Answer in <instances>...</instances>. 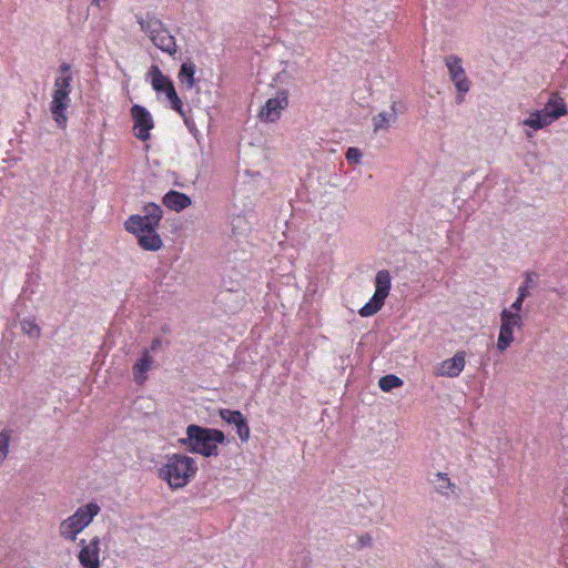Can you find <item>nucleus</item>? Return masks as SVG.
<instances>
[{"label":"nucleus","instance_id":"f257e3e1","mask_svg":"<svg viewBox=\"0 0 568 568\" xmlns=\"http://www.w3.org/2000/svg\"><path fill=\"white\" fill-rule=\"evenodd\" d=\"M163 212L160 205L150 202L143 206V214H133L124 223L125 230L138 236L142 248H160L162 241L156 233Z\"/></svg>","mask_w":568,"mask_h":568},{"label":"nucleus","instance_id":"f03ea898","mask_svg":"<svg viewBox=\"0 0 568 568\" xmlns=\"http://www.w3.org/2000/svg\"><path fill=\"white\" fill-rule=\"evenodd\" d=\"M180 444L187 452L204 457H216L220 454L219 445L226 442L224 433L217 428H209L191 424L186 427V437L181 438Z\"/></svg>","mask_w":568,"mask_h":568},{"label":"nucleus","instance_id":"7ed1b4c3","mask_svg":"<svg viewBox=\"0 0 568 568\" xmlns=\"http://www.w3.org/2000/svg\"><path fill=\"white\" fill-rule=\"evenodd\" d=\"M61 74L54 79L53 90L51 93L50 112L54 122L59 128L65 129L68 116L67 110L70 105L71 99L70 93L72 91L71 81V68L68 63L60 65Z\"/></svg>","mask_w":568,"mask_h":568},{"label":"nucleus","instance_id":"20e7f679","mask_svg":"<svg viewBox=\"0 0 568 568\" xmlns=\"http://www.w3.org/2000/svg\"><path fill=\"white\" fill-rule=\"evenodd\" d=\"M197 466L192 457L182 454H173L168 457V463L159 469V477L165 480L173 489L186 486L196 475Z\"/></svg>","mask_w":568,"mask_h":568},{"label":"nucleus","instance_id":"39448f33","mask_svg":"<svg viewBox=\"0 0 568 568\" xmlns=\"http://www.w3.org/2000/svg\"><path fill=\"white\" fill-rule=\"evenodd\" d=\"M136 22L158 49L170 55L176 53L178 45L175 38L158 17L148 12L144 16H136Z\"/></svg>","mask_w":568,"mask_h":568},{"label":"nucleus","instance_id":"423d86ee","mask_svg":"<svg viewBox=\"0 0 568 568\" xmlns=\"http://www.w3.org/2000/svg\"><path fill=\"white\" fill-rule=\"evenodd\" d=\"M565 114H567V108L564 99L554 93L546 105L541 110L531 112L523 121V124L537 131L546 128Z\"/></svg>","mask_w":568,"mask_h":568},{"label":"nucleus","instance_id":"0eeeda50","mask_svg":"<svg viewBox=\"0 0 568 568\" xmlns=\"http://www.w3.org/2000/svg\"><path fill=\"white\" fill-rule=\"evenodd\" d=\"M99 511L100 507L95 503H89L79 507L72 516L60 524L59 531L61 537L74 541L77 535L92 523Z\"/></svg>","mask_w":568,"mask_h":568},{"label":"nucleus","instance_id":"6e6552de","mask_svg":"<svg viewBox=\"0 0 568 568\" xmlns=\"http://www.w3.org/2000/svg\"><path fill=\"white\" fill-rule=\"evenodd\" d=\"M500 328L497 339V348L499 352L506 351L514 342V329L521 328L524 325L523 317L511 310L504 308L500 312Z\"/></svg>","mask_w":568,"mask_h":568},{"label":"nucleus","instance_id":"1a4fd4ad","mask_svg":"<svg viewBox=\"0 0 568 568\" xmlns=\"http://www.w3.org/2000/svg\"><path fill=\"white\" fill-rule=\"evenodd\" d=\"M462 63V59L457 55H447L445 58V64L448 69L449 79L457 90V103H462L464 101L465 94L470 90V81Z\"/></svg>","mask_w":568,"mask_h":568},{"label":"nucleus","instance_id":"9d476101","mask_svg":"<svg viewBox=\"0 0 568 568\" xmlns=\"http://www.w3.org/2000/svg\"><path fill=\"white\" fill-rule=\"evenodd\" d=\"M133 122V134L140 141H148L151 138V130L154 128V120L150 111L140 104H133L130 110Z\"/></svg>","mask_w":568,"mask_h":568},{"label":"nucleus","instance_id":"9b49d317","mask_svg":"<svg viewBox=\"0 0 568 568\" xmlns=\"http://www.w3.org/2000/svg\"><path fill=\"white\" fill-rule=\"evenodd\" d=\"M288 106V92L286 90L278 91L275 97L270 98L258 112L262 122H276L282 112Z\"/></svg>","mask_w":568,"mask_h":568},{"label":"nucleus","instance_id":"f8f14e48","mask_svg":"<svg viewBox=\"0 0 568 568\" xmlns=\"http://www.w3.org/2000/svg\"><path fill=\"white\" fill-rule=\"evenodd\" d=\"M214 303L225 313V314H236L240 312L244 305V292L240 290H224L221 291Z\"/></svg>","mask_w":568,"mask_h":568},{"label":"nucleus","instance_id":"ddd939ff","mask_svg":"<svg viewBox=\"0 0 568 568\" xmlns=\"http://www.w3.org/2000/svg\"><path fill=\"white\" fill-rule=\"evenodd\" d=\"M100 538L93 537L90 544H87L84 539H81L79 545L81 549L78 555V559L83 568H99L100 560Z\"/></svg>","mask_w":568,"mask_h":568},{"label":"nucleus","instance_id":"4468645a","mask_svg":"<svg viewBox=\"0 0 568 568\" xmlns=\"http://www.w3.org/2000/svg\"><path fill=\"white\" fill-rule=\"evenodd\" d=\"M220 417L227 424L234 425L236 433L242 442H247L250 438V426L247 419L240 410H232L222 408L219 412Z\"/></svg>","mask_w":568,"mask_h":568},{"label":"nucleus","instance_id":"2eb2a0df","mask_svg":"<svg viewBox=\"0 0 568 568\" xmlns=\"http://www.w3.org/2000/svg\"><path fill=\"white\" fill-rule=\"evenodd\" d=\"M465 352H457L452 358L443 361L437 366L435 374L437 376L457 377L465 367Z\"/></svg>","mask_w":568,"mask_h":568},{"label":"nucleus","instance_id":"dca6fc26","mask_svg":"<svg viewBox=\"0 0 568 568\" xmlns=\"http://www.w3.org/2000/svg\"><path fill=\"white\" fill-rule=\"evenodd\" d=\"M153 359L149 349H144L132 367L133 379L138 385H142L146 381V373L150 371Z\"/></svg>","mask_w":568,"mask_h":568},{"label":"nucleus","instance_id":"f3484780","mask_svg":"<svg viewBox=\"0 0 568 568\" xmlns=\"http://www.w3.org/2000/svg\"><path fill=\"white\" fill-rule=\"evenodd\" d=\"M163 204L172 211L180 212L191 205L192 201L190 196L184 193L171 190L162 200Z\"/></svg>","mask_w":568,"mask_h":568},{"label":"nucleus","instance_id":"a211bd4d","mask_svg":"<svg viewBox=\"0 0 568 568\" xmlns=\"http://www.w3.org/2000/svg\"><path fill=\"white\" fill-rule=\"evenodd\" d=\"M396 106H397V102H393L390 105L389 112L383 111L373 118L374 132L387 130L392 123L396 122V120H397Z\"/></svg>","mask_w":568,"mask_h":568},{"label":"nucleus","instance_id":"6ab92c4d","mask_svg":"<svg viewBox=\"0 0 568 568\" xmlns=\"http://www.w3.org/2000/svg\"><path fill=\"white\" fill-rule=\"evenodd\" d=\"M149 77L153 90L156 92H163L166 90V85L173 84V82L162 73L158 65H152L149 70Z\"/></svg>","mask_w":568,"mask_h":568},{"label":"nucleus","instance_id":"aec40b11","mask_svg":"<svg viewBox=\"0 0 568 568\" xmlns=\"http://www.w3.org/2000/svg\"><path fill=\"white\" fill-rule=\"evenodd\" d=\"M390 274L387 270H381L375 276V293L378 297L386 298L390 291Z\"/></svg>","mask_w":568,"mask_h":568},{"label":"nucleus","instance_id":"412c9836","mask_svg":"<svg viewBox=\"0 0 568 568\" xmlns=\"http://www.w3.org/2000/svg\"><path fill=\"white\" fill-rule=\"evenodd\" d=\"M195 64L191 61L182 63L178 73V79L181 85H185L186 89H192L195 80Z\"/></svg>","mask_w":568,"mask_h":568},{"label":"nucleus","instance_id":"4be33fe9","mask_svg":"<svg viewBox=\"0 0 568 568\" xmlns=\"http://www.w3.org/2000/svg\"><path fill=\"white\" fill-rule=\"evenodd\" d=\"M434 479H429L430 483L435 485V490L443 495L448 496L447 489H452L455 493L456 485L452 483L448 477V474L438 471L436 473Z\"/></svg>","mask_w":568,"mask_h":568},{"label":"nucleus","instance_id":"5701e85b","mask_svg":"<svg viewBox=\"0 0 568 568\" xmlns=\"http://www.w3.org/2000/svg\"><path fill=\"white\" fill-rule=\"evenodd\" d=\"M385 298L378 297V295L374 294L372 298L362 306L358 311L362 317H369L375 315L384 305Z\"/></svg>","mask_w":568,"mask_h":568},{"label":"nucleus","instance_id":"b1692460","mask_svg":"<svg viewBox=\"0 0 568 568\" xmlns=\"http://www.w3.org/2000/svg\"><path fill=\"white\" fill-rule=\"evenodd\" d=\"M22 332L31 338H39L41 335V328L36 323L33 317H26L21 321Z\"/></svg>","mask_w":568,"mask_h":568},{"label":"nucleus","instance_id":"393cba45","mask_svg":"<svg viewBox=\"0 0 568 568\" xmlns=\"http://www.w3.org/2000/svg\"><path fill=\"white\" fill-rule=\"evenodd\" d=\"M403 385V379L394 374L382 376L378 381V386L383 392H390Z\"/></svg>","mask_w":568,"mask_h":568},{"label":"nucleus","instance_id":"a878e982","mask_svg":"<svg viewBox=\"0 0 568 568\" xmlns=\"http://www.w3.org/2000/svg\"><path fill=\"white\" fill-rule=\"evenodd\" d=\"M10 434L8 430L0 432V464L6 459L9 453Z\"/></svg>","mask_w":568,"mask_h":568},{"label":"nucleus","instance_id":"bb28decb","mask_svg":"<svg viewBox=\"0 0 568 568\" xmlns=\"http://www.w3.org/2000/svg\"><path fill=\"white\" fill-rule=\"evenodd\" d=\"M529 295H530L529 292H526L524 288H518V296L508 310H511V312H514V313L520 314V312L523 310L524 301Z\"/></svg>","mask_w":568,"mask_h":568},{"label":"nucleus","instance_id":"cd10ccee","mask_svg":"<svg viewBox=\"0 0 568 568\" xmlns=\"http://www.w3.org/2000/svg\"><path fill=\"white\" fill-rule=\"evenodd\" d=\"M538 277V274L532 271H528L525 273V281L519 286V288H524L526 292H529V288H532L536 286L535 278Z\"/></svg>","mask_w":568,"mask_h":568},{"label":"nucleus","instance_id":"c85d7f7f","mask_svg":"<svg viewBox=\"0 0 568 568\" xmlns=\"http://www.w3.org/2000/svg\"><path fill=\"white\" fill-rule=\"evenodd\" d=\"M345 158L348 162L359 163L362 158V152L357 148H348L345 154Z\"/></svg>","mask_w":568,"mask_h":568},{"label":"nucleus","instance_id":"c756f323","mask_svg":"<svg viewBox=\"0 0 568 568\" xmlns=\"http://www.w3.org/2000/svg\"><path fill=\"white\" fill-rule=\"evenodd\" d=\"M373 542L372 535L364 532L358 537V548L371 547Z\"/></svg>","mask_w":568,"mask_h":568},{"label":"nucleus","instance_id":"7c9ffc66","mask_svg":"<svg viewBox=\"0 0 568 568\" xmlns=\"http://www.w3.org/2000/svg\"><path fill=\"white\" fill-rule=\"evenodd\" d=\"M171 108L176 111L180 115L184 116L183 103L179 97L171 102Z\"/></svg>","mask_w":568,"mask_h":568},{"label":"nucleus","instance_id":"2f4dec72","mask_svg":"<svg viewBox=\"0 0 568 568\" xmlns=\"http://www.w3.org/2000/svg\"><path fill=\"white\" fill-rule=\"evenodd\" d=\"M164 93L170 102H172L176 97H179L173 84L166 85V90L164 91Z\"/></svg>","mask_w":568,"mask_h":568},{"label":"nucleus","instance_id":"473e14b6","mask_svg":"<svg viewBox=\"0 0 568 568\" xmlns=\"http://www.w3.org/2000/svg\"><path fill=\"white\" fill-rule=\"evenodd\" d=\"M161 347H162L161 338L155 337V338L152 339L151 345H150V347L148 349H149V353L150 352H158Z\"/></svg>","mask_w":568,"mask_h":568},{"label":"nucleus","instance_id":"72a5a7b5","mask_svg":"<svg viewBox=\"0 0 568 568\" xmlns=\"http://www.w3.org/2000/svg\"><path fill=\"white\" fill-rule=\"evenodd\" d=\"M91 4L95 7H100V0H91Z\"/></svg>","mask_w":568,"mask_h":568},{"label":"nucleus","instance_id":"f704fd0d","mask_svg":"<svg viewBox=\"0 0 568 568\" xmlns=\"http://www.w3.org/2000/svg\"><path fill=\"white\" fill-rule=\"evenodd\" d=\"M526 135H527L528 138H531V136H532V134H531L530 132H528V131L526 132Z\"/></svg>","mask_w":568,"mask_h":568}]
</instances>
